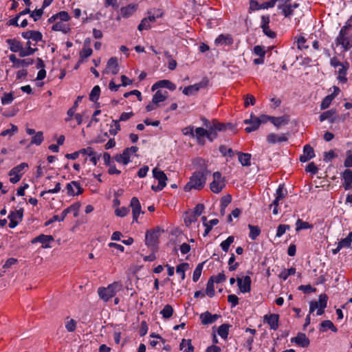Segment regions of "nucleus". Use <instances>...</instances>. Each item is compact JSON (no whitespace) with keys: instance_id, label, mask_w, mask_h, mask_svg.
<instances>
[{"instance_id":"f257e3e1","label":"nucleus","mask_w":352,"mask_h":352,"mask_svg":"<svg viewBox=\"0 0 352 352\" xmlns=\"http://www.w3.org/2000/svg\"><path fill=\"white\" fill-rule=\"evenodd\" d=\"M195 163L196 165L200 167V169L194 172L190 177L189 182L184 186L186 192L190 191L192 189L197 190L202 189L206 184L208 175L210 174L204 160L201 158L197 159Z\"/></svg>"},{"instance_id":"f03ea898","label":"nucleus","mask_w":352,"mask_h":352,"mask_svg":"<svg viewBox=\"0 0 352 352\" xmlns=\"http://www.w3.org/2000/svg\"><path fill=\"white\" fill-rule=\"evenodd\" d=\"M71 19V16L67 12L60 11L56 14L52 16L48 22L54 23L52 26L53 31L61 32L64 34H67L71 31V27L68 21Z\"/></svg>"},{"instance_id":"7ed1b4c3","label":"nucleus","mask_w":352,"mask_h":352,"mask_svg":"<svg viewBox=\"0 0 352 352\" xmlns=\"http://www.w3.org/2000/svg\"><path fill=\"white\" fill-rule=\"evenodd\" d=\"M122 288V284L120 282H113L107 287H100L98 289V294L104 302H108L111 298Z\"/></svg>"},{"instance_id":"20e7f679","label":"nucleus","mask_w":352,"mask_h":352,"mask_svg":"<svg viewBox=\"0 0 352 352\" xmlns=\"http://www.w3.org/2000/svg\"><path fill=\"white\" fill-rule=\"evenodd\" d=\"M328 297L326 294H322L318 296V300H312L309 302V314L317 310L316 315L321 316L324 314L327 306Z\"/></svg>"},{"instance_id":"39448f33","label":"nucleus","mask_w":352,"mask_h":352,"mask_svg":"<svg viewBox=\"0 0 352 352\" xmlns=\"http://www.w3.org/2000/svg\"><path fill=\"white\" fill-rule=\"evenodd\" d=\"M349 28L350 25L343 26L336 41V44L342 45L344 50H348L352 47V39L348 36Z\"/></svg>"},{"instance_id":"423d86ee","label":"nucleus","mask_w":352,"mask_h":352,"mask_svg":"<svg viewBox=\"0 0 352 352\" xmlns=\"http://www.w3.org/2000/svg\"><path fill=\"white\" fill-rule=\"evenodd\" d=\"M212 177L213 180L210 184V189L214 193H219L226 186L225 178L219 171L214 172Z\"/></svg>"},{"instance_id":"0eeeda50","label":"nucleus","mask_w":352,"mask_h":352,"mask_svg":"<svg viewBox=\"0 0 352 352\" xmlns=\"http://www.w3.org/2000/svg\"><path fill=\"white\" fill-rule=\"evenodd\" d=\"M153 177L158 181L157 185H152L151 189L155 192L162 190L166 186L167 177L164 171L155 168L153 170Z\"/></svg>"},{"instance_id":"6e6552de","label":"nucleus","mask_w":352,"mask_h":352,"mask_svg":"<svg viewBox=\"0 0 352 352\" xmlns=\"http://www.w3.org/2000/svg\"><path fill=\"white\" fill-rule=\"evenodd\" d=\"M28 167V164L23 162L12 168L8 173V175L10 176V182L12 184H16L19 182L23 174V170Z\"/></svg>"},{"instance_id":"1a4fd4ad","label":"nucleus","mask_w":352,"mask_h":352,"mask_svg":"<svg viewBox=\"0 0 352 352\" xmlns=\"http://www.w3.org/2000/svg\"><path fill=\"white\" fill-rule=\"evenodd\" d=\"M130 207L132 210L133 223H138V218L141 214H144L140 202L136 197H132L130 202Z\"/></svg>"},{"instance_id":"9d476101","label":"nucleus","mask_w":352,"mask_h":352,"mask_svg":"<svg viewBox=\"0 0 352 352\" xmlns=\"http://www.w3.org/2000/svg\"><path fill=\"white\" fill-rule=\"evenodd\" d=\"M277 1L278 0H270L269 1H266L260 4L256 0H250V9H251L252 10L268 9L274 7Z\"/></svg>"},{"instance_id":"9b49d317","label":"nucleus","mask_w":352,"mask_h":352,"mask_svg":"<svg viewBox=\"0 0 352 352\" xmlns=\"http://www.w3.org/2000/svg\"><path fill=\"white\" fill-rule=\"evenodd\" d=\"M236 282L241 292L248 293L250 292L252 280L249 276H245L243 278H237Z\"/></svg>"},{"instance_id":"f8f14e48","label":"nucleus","mask_w":352,"mask_h":352,"mask_svg":"<svg viewBox=\"0 0 352 352\" xmlns=\"http://www.w3.org/2000/svg\"><path fill=\"white\" fill-rule=\"evenodd\" d=\"M352 243V232H350L347 236L342 239L337 245L336 248L332 250L333 254H337L342 249L350 248Z\"/></svg>"},{"instance_id":"ddd939ff","label":"nucleus","mask_w":352,"mask_h":352,"mask_svg":"<svg viewBox=\"0 0 352 352\" xmlns=\"http://www.w3.org/2000/svg\"><path fill=\"white\" fill-rule=\"evenodd\" d=\"M278 1L279 2L278 8L285 17H289L293 14L290 0H278Z\"/></svg>"},{"instance_id":"4468645a","label":"nucleus","mask_w":352,"mask_h":352,"mask_svg":"<svg viewBox=\"0 0 352 352\" xmlns=\"http://www.w3.org/2000/svg\"><path fill=\"white\" fill-rule=\"evenodd\" d=\"M67 193L69 196L79 195L82 192V188L79 182L72 181L66 186Z\"/></svg>"},{"instance_id":"2eb2a0df","label":"nucleus","mask_w":352,"mask_h":352,"mask_svg":"<svg viewBox=\"0 0 352 352\" xmlns=\"http://www.w3.org/2000/svg\"><path fill=\"white\" fill-rule=\"evenodd\" d=\"M119 70L120 68L117 58L116 57H111L109 59L107 67L103 71V74H112L116 75L119 72Z\"/></svg>"},{"instance_id":"dca6fc26","label":"nucleus","mask_w":352,"mask_h":352,"mask_svg":"<svg viewBox=\"0 0 352 352\" xmlns=\"http://www.w3.org/2000/svg\"><path fill=\"white\" fill-rule=\"evenodd\" d=\"M279 316L276 314H266L263 316V322H266L272 330H276L278 328Z\"/></svg>"},{"instance_id":"f3484780","label":"nucleus","mask_w":352,"mask_h":352,"mask_svg":"<svg viewBox=\"0 0 352 352\" xmlns=\"http://www.w3.org/2000/svg\"><path fill=\"white\" fill-rule=\"evenodd\" d=\"M207 85L206 82H200L184 88L183 94L186 96H192L197 94L201 88H204Z\"/></svg>"},{"instance_id":"a211bd4d","label":"nucleus","mask_w":352,"mask_h":352,"mask_svg":"<svg viewBox=\"0 0 352 352\" xmlns=\"http://www.w3.org/2000/svg\"><path fill=\"white\" fill-rule=\"evenodd\" d=\"M52 241H54V238L52 235L40 234L39 236L34 238L32 243H42L43 248H50L49 243Z\"/></svg>"},{"instance_id":"6ab92c4d","label":"nucleus","mask_w":352,"mask_h":352,"mask_svg":"<svg viewBox=\"0 0 352 352\" xmlns=\"http://www.w3.org/2000/svg\"><path fill=\"white\" fill-rule=\"evenodd\" d=\"M244 123L245 124L250 125V126H247L245 129V131L247 133L254 131L260 126L258 118H257V117L254 116L253 114H251L250 119L245 120Z\"/></svg>"},{"instance_id":"aec40b11","label":"nucleus","mask_w":352,"mask_h":352,"mask_svg":"<svg viewBox=\"0 0 352 352\" xmlns=\"http://www.w3.org/2000/svg\"><path fill=\"white\" fill-rule=\"evenodd\" d=\"M159 88H167L170 91H174L176 89V85L168 80H161L152 85V91H155Z\"/></svg>"},{"instance_id":"412c9836","label":"nucleus","mask_w":352,"mask_h":352,"mask_svg":"<svg viewBox=\"0 0 352 352\" xmlns=\"http://www.w3.org/2000/svg\"><path fill=\"white\" fill-rule=\"evenodd\" d=\"M287 136L285 133L280 135L271 133L267 135L266 140L267 143L270 144H274L276 143L283 142L287 141Z\"/></svg>"},{"instance_id":"4be33fe9","label":"nucleus","mask_w":352,"mask_h":352,"mask_svg":"<svg viewBox=\"0 0 352 352\" xmlns=\"http://www.w3.org/2000/svg\"><path fill=\"white\" fill-rule=\"evenodd\" d=\"M233 43V38L230 34H221L214 40L216 46L231 45Z\"/></svg>"},{"instance_id":"5701e85b","label":"nucleus","mask_w":352,"mask_h":352,"mask_svg":"<svg viewBox=\"0 0 352 352\" xmlns=\"http://www.w3.org/2000/svg\"><path fill=\"white\" fill-rule=\"evenodd\" d=\"M315 156V153L314 148L306 144L303 148V153L300 157V160L302 162H306Z\"/></svg>"},{"instance_id":"b1692460","label":"nucleus","mask_w":352,"mask_h":352,"mask_svg":"<svg viewBox=\"0 0 352 352\" xmlns=\"http://www.w3.org/2000/svg\"><path fill=\"white\" fill-rule=\"evenodd\" d=\"M292 342H295L296 344L306 347L309 344V340L305 333H299L298 335L291 339Z\"/></svg>"},{"instance_id":"393cba45","label":"nucleus","mask_w":352,"mask_h":352,"mask_svg":"<svg viewBox=\"0 0 352 352\" xmlns=\"http://www.w3.org/2000/svg\"><path fill=\"white\" fill-rule=\"evenodd\" d=\"M224 129V126L221 123H214L212 126H211L208 131V133L206 134L207 138L212 141L217 135V131H221Z\"/></svg>"},{"instance_id":"a878e982","label":"nucleus","mask_w":352,"mask_h":352,"mask_svg":"<svg viewBox=\"0 0 352 352\" xmlns=\"http://www.w3.org/2000/svg\"><path fill=\"white\" fill-rule=\"evenodd\" d=\"M219 318L217 314H211L209 311H206L200 315V319L203 324H210L214 322Z\"/></svg>"},{"instance_id":"bb28decb","label":"nucleus","mask_w":352,"mask_h":352,"mask_svg":"<svg viewBox=\"0 0 352 352\" xmlns=\"http://www.w3.org/2000/svg\"><path fill=\"white\" fill-rule=\"evenodd\" d=\"M344 182L342 186L347 190L351 188L352 185V171L350 169H346L342 173Z\"/></svg>"},{"instance_id":"cd10ccee","label":"nucleus","mask_w":352,"mask_h":352,"mask_svg":"<svg viewBox=\"0 0 352 352\" xmlns=\"http://www.w3.org/2000/svg\"><path fill=\"white\" fill-rule=\"evenodd\" d=\"M6 43L9 45L10 50L12 52H19L21 56V52L23 50L22 44L14 38H8L6 40Z\"/></svg>"},{"instance_id":"c85d7f7f","label":"nucleus","mask_w":352,"mask_h":352,"mask_svg":"<svg viewBox=\"0 0 352 352\" xmlns=\"http://www.w3.org/2000/svg\"><path fill=\"white\" fill-rule=\"evenodd\" d=\"M131 156L130 153L127 152V149L125 148L122 154L117 155L115 157V160L118 163L126 165L131 162Z\"/></svg>"},{"instance_id":"c756f323","label":"nucleus","mask_w":352,"mask_h":352,"mask_svg":"<svg viewBox=\"0 0 352 352\" xmlns=\"http://www.w3.org/2000/svg\"><path fill=\"white\" fill-rule=\"evenodd\" d=\"M336 118V111L335 110L331 109L327 111L323 112L320 116V121L323 122L324 120H328L330 122L333 123Z\"/></svg>"},{"instance_id":"7c9ffc66","label":"nucleus","mask_w":352,"mask_h":352,"mask_svg":"<svg viewBox=\"0 0 352 352\" xmlns=\"http://www.w3.org/2000/svg\"><path fill=\"white\" fill-rule=\"evenodd\" d=\"M167 96V91L163 92L162 91H157L155 94L153 95L152 100L154 104H156L157 106L160 107V103L166 100Z\"/></svg>"},{"instance_id":"2f4dec72","label":"nucleus","mask_w":352,"mask_h":352,"mask_svg":"<svg viewBox=\"0 0 352 352\" xmlns=\"http://www.w3.org/2000/svg\"><path fill=\"white\" fill-rule=\"evenodd\" d=\"M137 10V5L135 4H129L125 7H122L120 9L121 14L124 18H128L133 15V14Z\"/></svg>"},{"instance_id":"473e14b6","label":"nucleus","mask_w":352,"mask_h":352,"mask_svg":"<svg viewBox=\"0 0 352 352\" xmlns=\"http://www.w3.org/2000/svg\"><path fill=\"white\" fill-rule=\"evenodd\" d=\"M271 122L276 127L280 128L282 126H285L288 124L289 119L286 116L280 117H274L271 118Z\"/></svg>"},{"instance_id":"72a5a7b5","label":"nucleus","mask_w":352,"mask_h":352,"mask_svg":"<svg viewBox=\"0 0 352 352\" xmlns=\"http://www.w3.org/2000/svg\"><path fill=\"white\" fill-rule=\"evenodd\" d=\"M157 232L155 231H147L146 233L145 242L148 246H155L157 243Z\"/></svg>"},{"instance_id":"f704fd0d","label":"nucleus","mask_w":352,"mask_h":352,"mask_svg":"<svg viewBox=\"0 0 352 352\" xmlns=\"http://www.w3.org/2000/svg\"><path fill=\"white\" fill-rule=\"evenodd\" d=\"M92 53V49L89 46H87V41H85L82 50L80 52V62L89 57Z\"/></svg>"},{"instance_id":"c9c22d12","label":"nucleus","mask_w":352,"mask_h":352,"mask_svg":"<svg viewBox=\"0 0 352 352\" xmlns=\"http://www.w3.org/2000/svg\"><path fill=\"white\" fill-rule=\"evenodd\" d=\"M179 348L183 352H192L194 350L190 340L183 339L179 344Z\"/></svg>"},{"instance_id":"e433bc0d","label":"nucleus","mask_w":352,"mask_h":352,"mask_svg":"<svg viewBox=\"0 0 352 352\" xmlns=\"http://www.w3.org/2000/svg\"><path fill=\"white\" fill-rule=\"evenodd\" d=\"M239 161L243 166H248L251 162V155L249 153H238Z\"/></svg>"},{"instance_id":"4c0bfd02","label":"nucleus","mask_w":352,"mask_h":352,"mask_svg":"<svg viewBox=\"0 0 352 352\" xmlns=\"http://www.w3.org/2000/svg\"><path fill=\"white\" fill-rule=\"evenodd\" d=\"M190 265L188 263H183L177 266L176 273L179 274L182 280H184L186 277V271L188 270Z\"/></svg>"},{"instance_id":"58836bf2","label":"nucleus","mask_w":352,"mask_h":352,"mask_svg":"<svg viewBox=\"0 0 352 352\" xmlns=\"http://www.w3.org/2000/svg\"><path fill=\"white\" fill-rule=\"evenodd\" d=\"M31 41H28L26 43V48L23 47V50L21 52V57H25L33 54L36 50V48H32L31 47Z\"/></svg>"},{"instance_id":"ea45409f","label":"nucleus","mask_w":352,"mask_h":352,"mask_svg":"<svg viewBox=\"0 0 352 352\" xmlns=\"http://www.w3.org/2000/svg\"><path fill=\"white\" fill-rule=\"evenodd\" d=\"M219 223V220L217 219H213L210 220L208 222L204 223V226H205L206 229L203 234V236L205 237L206 236L209 232L211 231L213 226L217 225Z\"/></svg>"},{"instance_id":"a19ab883","label":"nucleus","mask_w":352,"mask_h":352,"mask_svg":"<svg viewBox=\"0 0 352 352\" xmlns=\"http://www.w3.org/2000/svg\"><path fill=\"white\" fill-rule=\"evenodd\" d=\"M23 215V209H20L14 212H12L9 216V219H12L14 221H17L19 223L22 221Z\"/></svg>"},{"instance_id":"79ce46f5","label":"nucleus","mask_w":352,"mask_h":352,"mask_svg":"<svg viewBox=\"0 0 352 352\" xmlns=\"http://www.w3.org/2000/svg\"><path fill=\"white\" fill-rule=\"evenodd\" d=\"M208 131L202 127H198L195 131V137H196L198 143L202 144V138L206 136Z\"/></svg>"},{"instance_id":"37998d69","label":"nucleus","mask_w":352,"mask_h":352,"mask_svg":"<svg viewBox=\"0 0 352 352\" xmlns=\"http://www.w3.org/2000/svg\"><path fill=\"white\" fill-rule=\"evenodd\" d=\"M295 274L296 268L294 267H291L288 270L283 269L278 274V277L283 280H286L289 276L294 275Z\"/></svg>"},{"instance_id":"c03bdc74","label":"nucleus","mask_w":352,"mask_h":352,"mask_svg":"<svg viewBox=\"0 0 352 352\" xmlns=\"http://www.w3.org/2000/svg\"><path fill=\"white\" fill-rule=\"evenodd\" d=\"M232 197L230 195L223 196L221 199V213L222 215L225 214L226 208L228 204L231 202Z\"/></svg>"},{"instance_id":"a18cd8bd","label":"nucleus","mask_w":352,"mask_h":352,"mask_svg":"<svg viewBox=\"0 0 352 352\" xmlns=\"http://www.w3.org/2000/svg\"><path fill=\"white\" fill-rule=\"evenodd\" d=\"M160 314H162V316L164 318L168 319L173 316V309L171 305H166L162 309V311H160Z\"/></svg>"},{"instance_id":"49530a36","label":"nucleus","mask_w":352,"mask_h":352,"mask_svg":"<svg viewBox=\"0 0 352 352\" xmlns=\"http://www.w3.org/2000/svg\"><path fill=\"white\" fill-rule=\"evenodd\" d=\"M44 140L43 133L42 131H37L35 135H34L31 140V144L40 145L43 142Z\"/></svg>"},{"instance_id":"de8ad7c7","label":"nucleus","mask_w":352,"mask_h":352,"mask_svg":"<svg viewBox=\"0 0 352 352\" xmlns=\"http://www.w3.org/2000/svg\"><path fill=\"white\" fill-rule=\"evenodd\" d=\"M347 67L344 65H340V67L338 68V79L341 82H346V71H347Z\"/></svg>"},{"instance_id":"09e8293b","label":"nucleus","mask_w":352,"mask_h":352,"mask_svg":"<svg viewBox=\"0 0 352 352\" xmlns=\"http://www.w3.org/2000/svg\"><path fill=\"white\" fill-rule=\"evenodd\" d=\"M100 94V88L98 85L93 87L89 94V100L92 102H96L98 100Z\"/></svg>"},{"instance_id":"8fccbe9b","label":"nucleus","mask_w":352,"mask_h":352,"mask_svg":"<svg viewBox=\"0 0 352 352\" xmlns=\"http://www.w3.org/2000/svg\"><path fill=\"white\" fill-rule=\"evenodd\" d=\"M296 231L298 232L301 230L309 229L312 228V225L307 221H303L298 219L296 222Z\"/></svg>"},{"instance_id":"3c124183","label":"nucleus","mask_w":352,"mask_h":352,"mask_svg":"<svg viewBox=\"0 0 352 352\" xmlns=\"http://www.w3.org/2000/svg\"><path fill=\"white\" fill-rule=\"evenodd\" d=\"M204 264V262L199 263L197 265V267H195V269L193 272V274H192V280L194 282H197L199 279V278L201 275L202 270H203Z\"/></svg>"},{"instance_id":"603ef678","label":"nucleus","mask_w":352,"mask_h":352,"mask_svg":"<svg viewBox=\"0 0 352 352\" xmlns=\"http://www.w3.org/2000/svg\"><path fill=\"white\" fill-rule=\"evenodd\" d=\"M229 332V326L228 324H223L219 327L217 333L218 335L223 339H226L228 338Z\"/></svg>"},{"instance_id":"864d4df0","label":"nucleus","mask_w":352,"mask_h":352,"mask_svg":"<svg viewBox=\"0 0 352 352\" xmlns=\"http://www.w3.org/2000/svg\"><path fill=\"white\" fill-rule=\"evenodd\" d=\"M248 227L250 229L249 237L252 240L256 239L257 238V236H258L261 233L260 228L258 226H252V225H249Z\"/></svg>"},{"instance_id":"5fc2aeb1","label":"nucleus","mask_w":352,"mask_h":352,"mask_svg":"<svg viewBox=\"0 0 352 352\" xmlns=\"http://www.w3.org/2000/svg\"><path fill=\"white\" fill-rule=\"evenodd\" d=\"M214 283L212 280L209 278L206 285V293L210 298L213 297L215 294Z\"/></svg>"},{"instance_id":"6e6d98bb","label":"nucleus","mask_w":352,"mask_h":352,"mask_svg":"<svg viewBox=\"0 0 352 352\" xmlns=\"http://www.w3.org/2000/svg\"><path fill=\"white\" fill-rule=\"evenodd\" d=\"M234 236H230L225 241H222L220 244V246L223 251L227 252L230 248V245L234 242Z\"/></svg>"},{"instance_id":"4d7b16f0","label":"nucleus","mask_w":352,"mask_h":352,"mask_svg":"<svg viewBox=\"0 0 352 352\" xmlns=\"http://www.w3.org/2000/svg\"><path fill=\"white\" fill-rule=\"evenodd\" d=\"M10 129L3 130L0 135L3 137H12L14 133H16L18 131V127L16 125L10 124Z\"/></svg>"},{"instance_id":"13d9d810","label":"nucleus","mask_w":352,"mask_h":352,"mask_svg":"<svg viewBox=\"0 0 352 352\" xmlns=\"http://www.w3.org/2000/svg\"><path fill=\"white\" fill-rule=\"evenodd\" d=\"M120 131V124L119 121L113 120L112 124L110 126L109 132L112 135H116L118 131Z\"/></svg>"},{"instance_id":"bf43d9fd","label":"nucleus","mask_w":352,"mask_h":352,"mask_svg":"<svg viewBox=\"0 0 352 352\" xmlns=\"http://www.w3.org/2000/svg\"><path fill=\"white\" fill-rule=\"evenodd\" d=\"M197 217L196 214H194L192 212H187L184 216V222L187 226H189L192 223H194L197 221Z\"/></svg>"},{"instance_id":"052dcab7","label":"nucleus","mask_w":352,"mask_h":352,"mask_svg":"<svg viewBox=\"0 0 352 352\" xmlns=\"http://www.w3.org/2000/svg\"><path fill=\"white\" fill-rule=\"evenodd\" d=\"M65 329L68 332H74L76 329V322L74 319L67 318Z\"/></svg>"},{"instance_id":"680f3d73","label":"nucleus","mask_w":352,"mask_h":352,"mask_svg":"<svg viewBox=\"0 0 352 352\" xmlns=\"http://www.w3.org/2000/svg\"><path fill=\"white\" fill-rule=\"evenodd\" d=\"M14 96L12 93H5L1 99L3 105L10 104L12 102Z\"/></svg>"},{"instance_id":"e2e57ef3","label":"nucleus","mask_w":352,"mask_h":352,"mask_svg":"<svg viewBox=\"0 0 352 352\" xmlns=\"http://www.w3.org/2000/svg\"><path fill=\"white\" fill-rule=\"evenodd\" d=\"M334 99L333 95H328L322 101L320 104L321 109H327L331 104L332 100Z\"/></svg>"},{"instance_id":"0e129e2a","label":"nucleus","mask_w":352,"mask_h":352,"mask_svg":"<svg viewBox=\"0 0 352 352\" xmlns=\"http://www.w3.org/2000/svg\"><path fill=\"white\" fill-rule=\"evenodd\" d=\"M287 195L286 190L283 189V187L280 185L276 190L275 198L279 201L283 200Z\"/></svg>"},{"instance_id":"69168bd1","label":"nucleus","mask_w":352,"mask_h":352,"mask_svg":"<svg viewBox=\"0 0 352 352\" xmlns=\"http://www.w3.org/2000/svg\"><path fill=\"white\" fill-rule=\"evenodd\" d=\"M290 229V226L286 224H280L278 226L276 236L281 237L287 230Z\"/></svg>"},{"instance_id":"338daca9","label":"nucleus","mask_w":352,"mask_h":352,"mask_svg":"<svg viewBox=\"0 0 352 352\" xmlns=\"http://www.w3.org/2000/svg\"><path fill=\"white\" fill-rule=\"evenodd\" d=\"M321 327L324 329H329L333 332H336L338 331V329L335 327L333 323L329 320H324L320 324Z\"/></svg>"},{"instance_id":"774afa93","label":"nucleus","mask_w":352,"mask_h":352,"mask_svg":"<svg viewBox=\"0 0 352 352\" xmlns=\"http://www.w3.org/2000/svg\"><path fill=\"white\" fill-rule=\"evenodd\" d=\"M129 212V209L126 207L117 208L115 210L116 216L120 217H126Z\"/></svg>"}]
</instances>
